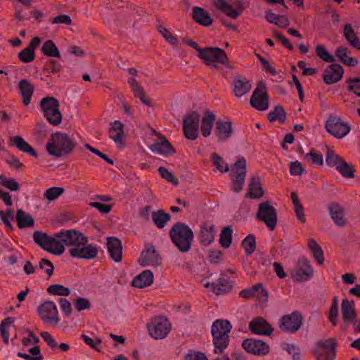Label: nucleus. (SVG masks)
<instances>
[{
  "instance_id": "obj_57",
  "label": "nucleus",
  "mask_w": 360,
  "mask_h": 360,
  "mask_svg": "<svg viewBox=\"0 0 360 360\" xmlns=\"http://www.w3.org/2000/svg\"><path fill=\"white\" fill-rule=\"evenodd\" d=\"M51 236L41 231H35L33 233V240L36 244L45 250L48 240H50Z\"/></svg>"
},
{
  "instance_id": "obj_44",
  "label": "nucleus",
  "mask_w": 360,
  "mask_h": 360,
  "mask_svg": "<svg viewBox=\"0 0 360 360\" xmlns=\"http://www.w3.org/2000/svg\"><path fill=\"white\" fill-rule=\"evenodd\" d=\"M128 82L134 96L139 98L141 102L146 105H150V102L144 97L142 87L138 84L134 78H129Z\"/></svg>"
},
{
  "instance_id": "obj_58",
  "label": "nucleus",
  "mask_w": 360,
  "mask_h": 360,
  "mask_svg": "<svg viewBox=\"0 0 360 360\" xmlns=\"http://www.w3.org/2000/svg\"><path fill=\"white\" fill-rule=\"evenodd\" d=\"M19 60L24 63H31L34 60L35 52L30 48H25L18 53Z\"/></svg>"
},
{
  "instance_id": "obj_50",
  "label": "nucleus",
  "mask_w": 360,
  "mask_h": 360,
  "mask_svg": "<svg viewBox=\"0 0 360 360\" xmlns=\"http://www.w3.org/2000/svg\"><path fill=\"white\" fill-rule=\"evenodd\" d=\"M39 341V338L30 330H27L24 332V336L22 338V344L24 347L28 349L36 347L35 345Z\"/></svg>"
},
{
  "instance_id": "obj_11",
  "label": "nucleus",
  "mask_w": 360,
  "mask_h": 360,
  "mask_svg": "<svg viewBox=\"0 0 360 360\" xmlns=\"http://www.w3.org/2000/svg\"><path fill=\"white\" fill-rule=\"evenodd\" d=\"M214 6L231 18H237L243 10L240 0H213Z\"/></svg>"
},
{
  "instance_id": "obj_39",
  "label": "nucleus",
  "mask_w": 360,
  "mask_h": 360,
  "mask_svg": "<svg viewBox=\"0 0 360 360\" xmlns=\"http://www.w3.org/2000/svg\"><path fill=\"white\" fill-rule=\"evenodd\" d=\"M16 221L19 228L30 227L34 225L32 217L22 210H18L15 216Z\"/></svg>"
},
{
  "instance_id": "obj_62",
  "label": "nucleus",
  "mask_w": 360,
  "mask_h": 360,
  "mask_svg": "<svg viewBox=\"0 0 360 360\" xmlns=\"http://www.w3.org/2000/svg\"><path fill=\"white\" fill-rule=\"evenodd\" d=\"M315 51L316 55L323 60L328 63L334 61V57L328 53V50L323 45H318L316 47Z\"/></svg>"
},
{
  "instance_id": "obj_17",
  "label": "nucleus",
  "mask_w": 360,
  "mask_h": 360,
  "mask_svg": "<svg viewBox=\"0 0 360 360\" xmlns=\"http://www.w3.org/2000/svg\"><path fill=\"white\" fill-rule=\"evenodd\" d=\"M200 117L195 112L186 116L183 122V130L185 136L190 140H195L198 136Z\"/></svg>"
},
{
  "instance_id": "obj_41",
  "label": "nucleus",
  "mask_w": 360,
  "mask_h": 360,
  "mask_svg": "<svg viewBox=\"0 0 360 360\" xmlns=\"http://www.w3.org/2000/svg\"><path fill=\"white\" fill-rule=\"evenodd\" d=\"M42 53L48 57L60 58V51L52 40L46 41L41 46Z\"/></svg>"
},
{
  "instance_id": "obj_47",
  "label": "nucleus",
  "mask_w": 360,
  "mask_h": 360,
  "mask_svg": "<svg viewBox=\"0 0 360 360\" xmlns=\"http://www.w3.org/2000/svg\"><path fill=\"white\" fill-rule=\"evenodd\" d=\"M213 165L216 170L221 173H226L229 171V165L225 162L224 158L217 153H212L210 156Z\"/></svg>"
},
{
  "instance_id": "obj_34",
  "label": "nucleus",
  "mask_w": 360,
  "mask_h": 360,
  "mask_svg": "<svg viewBox=\"0 0 360 360\" xmlns=\"http://www.w3.org/2000/svg\"><path fill=\"white\" fill-rule=\"evenodd\" d=\"M215 120V115L210 111L206 112L202 117L201 120V131L204 137H208L211 134Z\"/></svg>"
},
{
  "instance_id": "obj_27",
  "label": "nucleus",
  "mask_w": 360,
  "mask_h": 360,
  "mask_svg": "<svg viewBox=\"0 0 360 360\" xmlns=\"http://www.w3.org/2000/svg\"><path fill=\"white\" fill-rule=\"evenodd\" d=\"M250 330L258 335H270L273 328L263 318H255L250 323Z\"/></svg>"
},
{
  "instance_id": "obj_26",
  "label": "nucleus",
  "mask_w": 360,
  "mask_h": 360,
  "mask_svg": "<svg viewBox=\"0 0 360 360\" xmlns=\"http://www.w3.org/2000/svg\"><path fill=\"white\" fill-rule=\"evenodd\" d=\"M252 89V84L249 80L240 76H236L233 81V91L236 97H242L248 94Z\"/></svg>"
},
{
  "instance_id": "obj_25",
  "label": "nucleus",
  "mask_w": 360,
  "mask_h": 360,
  "mask_svg": "<svg viewBox=\"0 0 360 360\" xmlns=\"http://www.w3.org/2000/svg\"><path fill=\"white\" fill-rule=\"evenodd\" d=\"M329 214L333 222L338 226L342 227L346 224L345 209L338 203H332L328 207Z\"/></svg>"
},
{
  "instance_id": "obj_3",
  "label": "nucleus",
  "mask_w": 360,
  "mask_h": 360,
  "mask_svg": "<svg viewBox=\"0 0 360 360\" xmlns=\"http://www.w3.org/2000/svg\"><path fill=\"white\" fill-rule=\"evenodd\" d=\"M230 323L226 320H217L212 326V335L214 345V352H221L229 345Z\"/></svg>"
},
{
  "instance_id": "obj_32",
  "label": "nucleus",
  "mask_w": 360,
  "mask_h": 360,
  "mask_svg": "<svg viewBox=\"0 0 360 360\" xmlns=\"http://www.w3.org/2000/svg\"><path fill=\"white\" fill-rule=\"evenodd\" d=\"M18 89L22 98L23 104L28 105L34 92V86L28 80L22 79L19 82Z\"/></svg>"
},
{
  "instance_id": "obj_37",
  "label": "nucleus",
  "mask_w": 360,
  "mask_h": 360,
  "mask_svg": "<svg viewBox=\"0 0 360 360\" xmlns=\"http://www.w3.org/2000/svg\"><path fill=\"white\" fill-rule=\"evenodd\" d=\"M45 250L55 255H60L64 252L65 247L62 241L56 236L55 237L51 236Z\"/></svg>"
},
{
  "instance_id": "obj_9",
  "label": "nucleus",
  "mask_w": 360,
  "mask_h": 360,
  "mask_svg": "<svg viewBox=\"0 0 360 360\" xmlns=\"http://www.w3.org/2000/svg\"><path fill=\"white\" fill-rule=\"evenodd\" d=\"M198 57L207 65L217 68L214 63H224L226 54L224 50L217 47H205L199 50Z\"/></svg>"
},
{
  "instance_id": "obj_22",
  "label": "nucleus",
  "mask_w": 360,
  "mask_h": 360,
  "mask_svg": "<svg viewBox=\"0 0 360 360\" xmlns=\"http://www.w3.org/2000/svg\"><path fill=\"white\" fill-rule=\"evenodd\" d=\"M344 70L341 65L332 64L323 72V80L327 84H332L340 81L343 75Z\"/></svg>"
},
{
  "instance_id": "obj_12",
  "label": "nucleus",
  "mask_w": 360,
  "mask_h": 360,
  "mask_svg": "<svg viewBox=\"0 0 360 360\" xmlns=\"http://www.w3.org/2000/svg\"><path fill=\"white\" fill-rule=\"evenodd\" d=\"M56 236L62 241L63 246L65 245L70 248H77L87 243V238L82 233L75 230L60 231L56 233Z\"/></svg>"
},
{
  "instance_id": "obj_59",
  "label": "nucleus",
  "mask_w": 360,
  "mask_h": 360,
  "mask_svg": "<svg viewBox=\"0 0 360 360\" xmlns=\"http://www.w3.org/2000/svg\"><path fill=\"white\" fill-rule=\"evenodd\" d=\"M289 172L292 176H301L306 173L304 166L298 160L290 162Z\"/></svg>"
},
{
  "instance_id": "obj_51",
  "label": "nucleus",
  "mask_w": 360,
  "mask_h": 360,
  "mask_svg": "<svg viewBox=\"0 0 360 360\" xmlns=\"http://www.w3.org/2000/svg\"><path fill=\"white\" fill-rule=\"evenodd\" d=\"M47 292L53 295L68 296L70 294V289L60 284H52L47 288Z\"/></svg>"
},
{
  "instance_id": "obj_10",
  "label": "nucleus",
  "mask_w": 360,
  "mask_h": 360,
  "mask_svg": "<svg viewBox=\"0 0 360 360\" xmlns=\"http://www.w3.org/2000/svg\"><path fill=\"white\" fill-rule=\"evenodd\" d=\"M257 218L264 222L271 230H273L277 224L276 209L269 202L259 204Z\"/></svg>"
},
{
  "instance_id": "obj_64",
  "label": "nucleus",
  "mask_w": 360,
  "mask_h": 360,
  "mask_svg": "<svg viewBox=\"0 0 360 360\" xmlns=\"http://www.w3.org/2000/svg\"><path fill=\"white\" fill-rule=\"evenodd\" d=\"M255 287H259L254 294V297L256 298L260 304L266 303L269 299L268 292L264 289L263 286L260 283L255 285Z\"/></svg>"
},
{
  "instance_id": "obj_35",
  "label": "nucleus",
  "mask_w": 360,
  "mask_h": 360,
  "mask_svg": "<svg viewBox=\"0 0 360 360\" xmlns=\"http://www.w3.org/2000/svg\"><path fill=\"white\" fill-rule=\"evenodd\" d=\"M193 18L196 22L202 26H210L213 22L209 13L200 7L193 8Z\"/></svg>"
},
{
  "instance_id": "obj_60",
  "label": "nucleus",
  "mask_w": 360,
  "mask_h": 360,
  "mask_svg": "<svg viewBox=\"0 0 360 360\" xmlns=\"http://www.w3.org/2000/svg\"><path fill=\"white\" fill-rule=\"evenodd\" d=\"M339 173L347 178H352L354 176V169L352 165H349L344 160L341 162L340 165H338V168L336 169Z\"/></svg>"
},
{
  "instance_id": "obj_15",
  "label": "nucleus",
  "mask_w": 360,
  "mask_h": 360,
  "mask_svg": "<svg viewBox=\"0 0 360 360\" xmlns=\"http://www.w3.org/2000/svg\"><path fill=\"white\" fill-rule=\"evenodd\" d=\"M153 143H148L150 150L158 155H167L174 153V150L169 141L160 134L153 131L152 132Z\"/></svg>"
},
{
  "instance_id": "obj_63",
  "label": "nucleus",
  "mask_w": 360,
  "mask_h": 360,
  "mask_svg": "<svg viewBox=\"0 0 360 360\" xmlns=\"http://www.w3.org/2000/svg\"><path fill=\"white\" fill-rule=\"evenodd\" d=\"M342 160L343 159L333 151H328L326 154V162L327 165L330 167H335L337 169L338 165H340Z\"/></svg>"
},
{
  "instance_id": "obj_38",
  "label": "nucleus",
  "mask_w": 360,
  "mask_h": 360,
  "mask_svg": "<svg viewBox=\"0 0 360 360\" xmlns=\"http://www.w3.org/2000/svg\"><path fill=\"white\" fill-rule=\"evenodd\" d=\"M264 195V191L262 188L260 179L258 176L252 179L249 185V192L248 195L250 198H259Z\"/></svg>"
},
{
  "instance_id": "obj_18",
  "label": "nucleus",
  "mask_w": 360,
  "mask_h": 360,
  "mask_svg": "<svg viewBox=\"0 0 360 360\" xmlns=\"http://www.w3.org/2000/svg\"><path fill=\"white\" fill-rule=\"evenodd\" d=\"M302 325V316L298 312L284 316L280 323V328L284 332L294 333L299 330Z\"/></svg>"
},
{
  "instance_id": "obj_5",
  "label": "nucleus",
  "mask_w": 360,
  "mask_h": 360,
  "mask_svg": "<svg viewBox=\"0 0 360 360\" xmlns=\"http://www.w3.org/2000/svg\"><path fill=\"white\" fill-rule=\"evenodd\" d=\"M246 160L244 158H238L231 168L232 189L234 192H240L245 183L246 176Z\"/></svg>"
},
{
  "instance_id": "obj_45",
  "label": "nucleus",
  "mask_w": 360,
  "mask_h": 360,
  "mask_svg": "<svg viewBox=\"0 0 360 360\" xmlns=\"http://www.w3.org/2000/svg\"><path fill=\"white\" fill-rule=\"evenodd\" d=\"M128 82L134 96L139 98L141 102L146 105H150V102L144 97L142 87L138 84L134 78H129Z\"/></svg>"
},
{
  "instance_id": "obj_19",
  "label": "nucleus",
  "mask_w": 360,
  "mask_h": 360,
  "mask_svg": "<svg viewBox=\"0 0 360 360\" xmlns=\"http://www.w3.org/2000/svg\"><path fill=\"white\" fill-rule=\"evenodd\" d=\"M98 253V250L96 246L84 243L80 245L77 248H70L69 254L72 257L79 259H91L94 258Z\"/></svg>"
},
{
  "instance_id": "obj_29",
  "label": "nucleus",
  "mask_w": 360,
  "mask_h": 360,
  "mask_svg": "<svg viewBox=\"0 0 360 360\" xmlns=\"http://www.w3.org/2000/svg\"><path fill=\"white\" fill-rule=\"evenodd\" d=\"M154 280L153 274L150 270H145L135 276L132 281V285L139 288H143L153 284Z\"/></svg>"
},
{
  "instance_id": "obj_24",
  "label": "nucleus",
  "mask_w": 360,
  "mask_h": 360,
  "mask_svg": "<svg viewBox=\"0 0 360 360\" xmlns=\"http://www.w3.org/2000/svg\"><path fill=\"white\" fill-rule=\"evenodd\" d=\"M341 312L345 323L354 324L356 318L355 304L353 301L344 299L341 303Z\"/></svg>"
},
{
  "instance_id": "obj_56",
  "label": "nucleus",
  "mask_w": 360,
  "mask_h": 360,
  "mask_svg": "<svg viewBox=\"0 0 360 360\" xmlns=\"http://www.w3.org/2000/svg\"><path fill=\"white\" fill-rule=\"evenodd\" d=\"M242 246L245 254L250 255L256 248V242L254 236L250 234L246 236L242 242Z\"/></svg>"
},
{
  "instance_id": "obj_23",
  "label": "nucleus",
  "mask_w": 360,
  "mask_h": 360,
  "mask_svg": "<svg viewBox=\"0 0 360 360\" xmlns=\"http://www.w3.org/2000/svg\"><path fill=\"white\" fill-rule=\"evenodd\" d=\"M107 248L110 258L115 262H120L122 258V246L121 241L115 237H108Z\"/></svg>"
},
{
  "instance_id": "obj_55",
  "label": "nucleus",
  "mask_w": 360,
  "mask_h": 360,
  "mask_svg": "<svg viewBox=\"0 0 360 360\" xmlns=\"http://www.w3.org/2000/svg\"><path fill=\"white\" fill-rule=\"evenodd\" d=\"M64 193L62 187H51L48 188L44 193V198L49 201H53L58 199Z\"/></svg>"
},
{
  "instance_id": "obj_13",
  "label": "nucleus",
  "mask_w": 360,
  "mask_h": 360,
  "mask_svg": "<svg viewBox=\"0 0 360 360\" xmlns=\"http://www.w3.org/2000/svg\"><path fill=\"white\" fill-rule=\"evenodd\" d=\"M314 269L310 262L304 257L300 258L291 271V276L294 280L298 282H304L312 278Z\"/></svg>"
},
{
  "instance_id": "obj_33",
  "label": "nucleus",
  "mask_w": 360,
  "mask_h": 360,
  "mask_svg": "<svg viewBox=\"0 0 360 360\" xmlns=\"http://www.w3.org/2000/svg\"><path fill=\"white\" fill-rule=\"evenodd\" d=\"M9 141L13 146H15L20 151L23 153H27L31 156L37 157V154L34 151V150L21 136H11Z\"/></svg>"
},
{
  "instance_id": "obj_61",
  "label": "nucleus",
  "mask_w": 360,
  "mask_h": 360,
  "mask_svg": "<svg viewBox=\"0 0 360 360\" xmlns=\"http://www.w3.org/2000/svg\"><path fill=\"white\" fill-rule=\"evenodd\" d=\"M304 160L313 167L323 165L322 155L316 153L314 150H311L309 153H307L304 155Z\"/></svg>"
},
{
  "instance_id": "obj_49",
  "label": "nucleus",
  "mask_w": 360,
  "mask_h": 360,
  "mask_svg": "<svg viewBox=\"0 0 360 360\" xmlns=\"http://www.w3.org/2000/svg\"><path fill=\"white\" fill-rule=\"evenodd\" d=\"M282 349L290 356L292 360H300L302 357L300 347L294 344L284 342Z\"/></svg>"
},
{
  "instance_id": "obj_43",
  "label": "nucleus",
  "mask_w": 360,
  "mask_h": 360,
  "mask_svg": "<svg viewBox=\"0 0 360 360\" xmlns=\"http://www.w3.org/2000/svg\"><path fill=\"white\" fill-rule=\"evenodd\" d=\"M308 247L309 250L311 251L313 256L316 261L319 264H322L323 263V253L321 249V247L317 243V242L311 238L308 241Z\"/></svg>"
},
{
  "instance_id": "obj_52",
  "label": "nucleus",
  "mask_w": 360,
  "mask_h": 360,
  "mask_svg": "<svg viewBox=\"0 0 360 360\" xmlns=\"http://www.w3.org/2000/svg\"><path fill=\"white\" fill-rule=\"evenodd\" d=\"M268 119L270 122L279 121L283 122L285 120V112L281 105H277L268 115Z\"/></svg>"
},
{
  "instance_id": "obj_40",
  "label": "nucleus",
  "mask_w": 360,
  "mask_h": 360,
  "mask_svg": "<svg viewBox=\"0 0 360 360\" xmlns=\"http://www.w3.org/2000/svg\"><path fill=\"white\" fill-rule=\"evenodd\" d=\"M291 200L295 213L297 217L298 221L301 223H304L306 218L304 212V208L300 203L297 194L295 192H292L291 193Z\"/></svg>"
},
{
  "instance_id": "obj_31",
  "label": "nucleus",
  "mask_w": 360,
  "mask_h": 360,
  "mask_svg": "<svg viewBox=\"0 0 360 360\" xmlns=\"http://www.w3.org/2000/svg\"><path fill=\"white\" fill-rule=\"evenodd\" d=\"M160 257L153 248H150L141 253L139 264L141 266H153L159 264Z\"/></svg>"
},
{
  "instance_id": "obj_21",
  "label": "nucleus",
  "mask_w": 360,
  "mask_h": 360,
  "mask_svg": "<svg viewBox=\"0 0 360 360\" xmlns=\"http://www.w3.org/2000/svg\"><path fill=\"white\" fill-rule=\"evenodd\" d=\"M217 230L211 222H203L200 229L199 240L203 245H210L215 238Z\"/></svg>"
},
{
  "instance_id": "obj_53",
  "label": "nucleus",
  "mask_w": 360,
  "mask_h": 360,
  "mask_svg": "<svg viewBox=\"0 0 360 360\" xmlns=\"http://www.w3.org/2000/svg\"><path fill=\"white\" fill-rule=\"evenodd\" d=\"M28 351L31 354H27L23 352H18L17 354L18 356L25 359V360H42L43 356L40 352V349L39 347H30L28 349Z\"/></svg>"
},
{
  "instance_id": "obj_46",
  "label": "nucleus",
  "mask_w": 360,
  "mask_h": 360,
  "mask_svg": "<svg viewBox=\"0 0 360 360\" xmlns=\"http://www.w3.org/2000/svg\"><path fill=\"white\" fill-rule=\"evenodd\" d=\"M151 217L153 222L158 228H163L170 219V215L161 210L152 212Z\"/></svg>"
},
{
  "instance_id": "obj_2",
  "label": "nucleus",
  "mask_w": 360,
  "mask_h": 360,
  "mask_svg": "<svg viewBox=\"0 0 360 360\" xmlns=\"http://www.w3.org/2000/svg\"><path fill=\"white\" fill-rule=\"evenodd\" d=\"M75 144L68 134L56 133L46 143V150L54 157H60L68 154L74 148Z\"/></svg>"
},
{
  "instance_id": "obj_14",
  "label": "nucleus",
  "mask_w": 360,
  "mask_h": 360,
  "mask_svg": "<svg viewBox=\"0 0 360 360\" xmlns=\"http://www.w3.org/2000/svg\"><path fill=\"white\" fill-rule=\"evenodd\" d=\"M250 103L257 110L264 111L268 109L269 106V96L264 84H260L256 87L252 94Z\"/></svg>"
},
{
  "instance_id": "obj_8",
  "label": "nucleus",
  "mask_w": 360,
  "mask_h": 360,
  "mask_svg": "<svg viewBox=\"0 0 360 360\" xmlns=\"http://www.w3.org/2000/svg\"><path fill=\"white\" fill-rule=\"evenodd\" d=\"M39 315L44 323L56 326L60 321L58 311L53 301L46 300L38 307Z\"/></svg>"
},
{
  "instance_id": "obj_7",
  "label": "nucleus",
  "mask_w": 360,
  "mask_h": 360,
  "mask_svg": "<svg viewBox=\"0 0 360 360\" xmlns=\"http://www.w3.org/2000/svg\"><path fill=\"white\" fill-rule=\"evenodd\" d=\"M325 127L329 134L339 139L345 137L351 130L348 122L335 115L328 117Z\"/></svg>"
},
{
  "instance_id": "obj_20",
  "label": "nucleus",
  "mask_w": 360,
  "mask_h": 360,
  "mask_svg": "<svg viewBox=\"0 0 360 360\" xmlns=\"http://www.w3.org/2000/svg\"><path fill=\"white\" fill-rule=\"evenodd\" d=\"M242 346L248 353L255 355H265L269 352V345L259 340L248 339L243 342Z\"/></svg>"
},
{
  "instance_id": "obj_1",
  "label": "nucleus",
  "mask_w": 360,
  "mask_h": 360,
  "mask_svg": "<svg viewBox=\"0 0 360 360\" xmlns=\"http://www.w3.org/2000/svg\"><path fill=\"white\" fill-rule=\"evenodd\" d=\"M169 235L172 242L181 252H186L191 249L194 235L188 226L178 222L172 227Z\"/></svg>"
},
{
  "instance_id": "obj_4",
  "label": "nucleus",
  "mask_w": 360,
  "mask_h": 360,
  "mask_svg": "<svg viewBox=\"0 0 360 360\" xmlns=\"http://www.w3.org/2000/svg\"><path fill=\"white\" fill-rule=\"evenodd\" d=\"M171 323L163 316H155L147 324L149 335L155 340L165 338L171 330Z\"/></svg>"
},
{
  "instance_id": "obj_16",
  "label": "nucleus",
  "mask_w": 360,
  "mask_h": 360,
  "mask_svg": "<svg viewBox=\"0 0 360 360\" xmlns=\"http://www.w3.org/2000/svg\"><path fill=\"white\" fill-rule=\"evenodd\" d=\"M335 345L333 340L316 343L313 352L316 359L333 360L335 356Z\"/></svg>"
},
{
  "instance_id": "obj_28",
  "label": "nucleus",
  "mask_w": 360,
  "mask_h": 360,
  "mask_svg": "<svg viewBox=\"0 0 360 360\" xmlns=\"http://www.w3.org/2000/svg\"><path fill=\"white\" fill-rule=\"evenodd\" d=\"M124 136L123 124L119 120L113 122L109 129V137L115 143L117 147L122 146Z\"/></svg>"
},
{
  "instance_id": "obj_54",
  "label": "nucleus",
  "mask_w": 360,
  "mask_h": 360,
  "mask_svg": "<svg viewBox=\"0 0 360 360\" xmlns=\"http://www.w3.org/2000/svg\"><path fill=\"white\" fill-rule=\"evenodd\" d=\"M232 229L230 227L224 228L220 234L219 243L225 248L230 247L232 242Z\"/></svg>"
},
{
  "instance_id": "obj_48",
  "label": "nucleus",
  "mask_w": 360,
  "mask_h": 360,
  "mask_svg": "<svg viewBox=\"0 0 360 360\" xmlns=\"http://www.w3.org/2000/svg\"><path fill=\"white\" fill-rule=\"evenodd\" d=\"M15 322V318L7 317L4 319L0 324V332L4 342L7 343L9 340V329Z\"/></svg>"
},
{
  "instance_id": "obj_30",
  "label": "nucleus",
  "mask_w": 360,
  "mask_h": 360,
  "mask_svg": "<svg viewBox=\"0 0 360 360\" xmlns=\"http://www.w3.org/2000/svg\"><path fill=\"white\" fill-rule=\"evenodd\" d=\"M216 133L220 141H226L233 134L232 123L228 120H219L216 124Z\"/></svg>"
},
{
  "instance_id": "obj_36",
  "label": "nucleus",
  "mask_w": 360,
  "mask_h": 360,
  "mask_svg": "<svg viewBox=\"0 0 360 360\" xmlns=\"http://www.w3.org/2000/svg\"><path fill=\"white\" fill-rule=\"evenodd\" d=\"M343 35L347 41L349 43L352 47L360 50V41L350 24H346L345 25Z\"/></svg>"
},
{
  "instance_id": "obj_42",
  "label": "nucleus",
  "mask_w": 360,
  "mask_h": 360,
  "mask_svg": "<svg viewBox=\"0 0 360 360\" xmlns=\"http://www.w3.org/2000/svg\"><path fill=\"white\" fill-rule=\"evenodd\" d=\"M348 49L344 46H340L336 50V56L344 63L349 66H356L358 65V60L354 58L348 56Z\"/></svg>"
},
{
  "instance_id": "obj_6",
  "label": "nucleus",
  "mask_w": 360,
  "mask_h": 360,
  "mask_svg": "<svg viewBox=\"0 0 360 360\" xmlns=\"http://www.w3.org/2000/svg\"><path fill=\"white\" fill-rule=\"evenodd\" d=\"M41 107L44 116L52 125H58L62 121V115L59 110L58 100L53 97L44 98L41 101Z\"/></svg>"
}]
</instances>
